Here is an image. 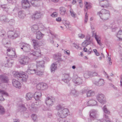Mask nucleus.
<instances>
[{
    "label": "nucleus",
    "instance_id": "58836bf2",
    "mask_svg": "<svg viewBox=\"0 0 122 122\" xmlns=\"http://www.w3.org/2000/svg\"><path fill=\"white\" fill-rule=\"evenodd\" d=\"M85 7L86 9H84V10L85 11V12H86V11L88 9H89L91 7V6L87 2H86L85 5Z\"/></svg>",
    "mask_w": 122,
    "mask_h": 122
},
{
    "label": "nucleus",
    "instance_id": "bb28decb",
    "mask_svg": "<svg viewBox=\"0 0 122 122\" xmlns=\"http://www.w3.org/2000/svg\"><path fill=\"white\" fill-rule=\"evenodd\" d=\"M57 68V64L56 63H53L51 66V72H54L56 70Z\"/></svg>",
    "mask_w": 122,
    "mask_h": 122
},
{
    "label": "nucleus",
    "instance_id": "de8ad7c7",
    "mask_svg": "<svg viewBox=\"0 0 122 122\" xmlns=\"http://www.w3.org/2000/svg\"><path fill=\"white\" fill-rule=\"evenodd\" d=\"M89 76H97V74L96 72H90L89 73Z\"/></svg>",
    "mask_w": 122,
    "mask_h": 122
},
{
    "label": "nucleus",
    "instance_id": "79ce46f5",
    "mask_svg": "<svg viewBox=\"0 0 122 122\" xmlns=\"http://www.w3.org/2000/svg\"><path fill=\"white\" fill-rule=\"evenodd\" d=\"M70 12L71 15L72 17L74 18H75L76 17V14L75 13L72 9H70Z\"/></svg>",
    "mask_w": 122,
    "mask_h": 122
},
{
    "label": "nucleus",
    "instance_id": "3c124183",
    "mask_svg": "<svg viewBox=\"0 0 122 122\" xmlns=\"http://www.w3.org/2000/svg\"><path fill=\"white\" fill-rule=\"evenodd\" d=\"M8 22H9V23L10 25H12L14 24L15 20L14 19H12L10 20H9V21Z\"/></svg>",
    "mask_w": 122,
    "mask_h": 122
},
{
    "label": "nucleus",
    "instance_id": "69168bd1",
    "mask_svg": "<svg viewBox=\"0 0 122 122\" xmlns=\"http://www.w3.org/2000/svg\"><path fill=\"white\" fill-rule=\"evenodd\" d=\"M7 0L9 3H11L15 2V0Z\"/></svg>",
    "mask_w": 122,
    "mask_h": 122
},
{
    "label": "nucleus",
    "instance_id": "6e6552de",
    "mask_svg": "<svg viewBox=\"0 0 122 122\" xmlns=\"http://www.w3.org/2000/svg\"><path fill=\"white\" fill-rule=\"evenodd\" d=\"M97 98L98 101L101 104H104L106 103L104 95L102 94H99L97 96Z\"/></svg>",
    "mask_w": 122,
    "mask_h": 122
},
{
    "label": "nucleus",
    "instance_id": "0eeeda50",
    "mask_svg": "<svg viewBox=\"0 0 122 122\" xmlns=\"http://www.w3.org/2000/svg\"><path fill=\"white\" fill-rule=\"evenodd\" d=\"M55 102V99L53 97H48L46 98L45 102L48 107H50L52 106Z\"/></svg>",
    "mask_w": 122,
    "mask_h": 122
},
{
    "label": "nucleus",
    "instance_id": "c9c22d12",
    "mask_svg": "<svg viewBox=\"0 0 122 122\" xmlns=\"http://www.w3.org/2000/svg\"><path fill=\"white\" fill-rule=\"evenodd\" d=\"M0 19L2 21H4L5 22H7L9 21V20L5 16H1Z\"/></svg>",
    "mask_w": 122,
    "mask_h": 122
},
{
    "label": "nucleus",
    "instance_id": "bf43d9fd",
    "mask_svg": "<svg viewBox=\"0 0 122 122\" xmlns=\"http://www.w3.org/2000/svg\"><path fill=\"white\" fill-rule=\"evenodd\" d=\"M82 46L84 47H86V46H87V45H86V44L85 41L82 43Z\"/></svg>",
    "mask_w": 122,
    "mask_h": 122
},
{
    "label": "nucleus",
    "instance_id": "f3484780",
    "mask_svg": "<svg viewBox=\"0 0 122 122\" xmlns=\"http://www.w3.org/2000/svg\"><path fill=\"white\" fill-rule=\"evenodd\" d=\"M5 96H8V94L4 91L0 90V101L4 100L3 97Z\"/></svg>",
    "mask_w": 122,
    "mask_h": 122
},
{
    "label": "nucleus",
    "instance_id": "a18cd8bd",
    "mask_svg": "<svg viewBox=\"0 0 122 122\" xmlns=\"http://www.w3.org/2000/svg\"><path fill=\"white\" fill-rule=\"evenodd\" d=\"M32 119L35 122L37 121V115L35 114H33L31 116Z\"/></svg>",
    "mask_w": 122,
    "mask_h": 122
},
{
    "label": "nucleus",
    "instance_id": "393cba45",
    "mask_svg": "<svg viewBox=\"0 0 122 122\" xmlns=\"http://www.w3.org/2000/svg\"><path fill=\"white\" fill-rule=\"evenodd\" d=\"M97 102L94 100H90L87 102V105L88 106H93L97 104Z\"/></svg>",
    "mask_w": 122,
    "mask_h": 122
},
{
    "label": "nucleus",
    "instance_id": "f704fd0d",
    "mask_svg": "<svg viewBox=\"0 0 122 122\" xmlns=\"http://www.w3.org/2000/svg\"><path fill=\"white\" fill-rule=\"evenodd\" d=\"M7 51L8 52H11V53H12L11 54H9V56H11L12 57L14 56H15V51L11 49V48H9L7 49Z\"/></svg>",
    "mask_w": 122,
    "mask_h": 122
},
{
    "label": "nucleus",
    "instance_id": "4d7b16f0",
    "mask_svg": "<svg viewBox=\"0 0 122 122\" xmlns=\"http://www.w3.org/2000/svg\"><path fill=\"white\" fill-rule=\"evenodd\" d=\"M78 36L79 37L81 38H84L85 37V35L82 34H79Z\"/></svg>",
    "mask_w": 122,
    "mask_h": 122
},
{
    "label": "nucleus",
    "instance_id": "c756f323",
    "mask_svg": "<svg viewBox=\"0 0 122 122\" xmlns=\"http://www.w3.org/2000/svg\"><path fill=\"white\" fill-rule=\"evenodd\" d=\"M18 108L21 111H25L26 109L24 105L22 104H19Z\"/></svg>",
    "mask_w": 122,
    "mask_h": 122
},
{
    "label": "nucleus",
    "instance_id": "f03ea898",
    "mask_svg": "<svg viewBox=\"0 0 122 122\" xmlns=\"http://www.w3.org/2000/svg\"><path fill=\"white\" fill-rule=\"evenodd\" d=\"M14 76L19 80L23 81H25L28 77L26 73L22 71L15 72L14 73Z\"/></svg>",
    "mask_w": 122,
    "mask_h": 122
},
{
    "label": "nucleus",
    "instance_id": "8fccbe9b",
    "mask_svg": "<svg viewBox=\"0 0 122 122\" xmlns=\"http://www.w3.org/2000/svg\"><path fill=\"white\" fill-rule=\"evenodd\" d=\"M87 12H86L85 13V23H86L88 19V15L87 14Z\"/></svg>",
    "mask_w": 122,
    "mask_h": 122
},
{
    "label": "nucleus",
    "instance_id": "864d4df0",
    "mask_svg": "<svg viewBox=\"0 0 122 122\" xmlns=\"http://www.w3.org/2000/svg\"><path fill=\"white\" fill-rule=\"evenodd\" d=\"M57 13L56 12H54L51 15V16L53 17H56L57 16Z\"/></svg>",
    "mask_w": 122,
    "mask_h": 122
},
{
    "label": "nucleus",
    "instance_id": "052dcab7",
    "mask_svg": "<svg viewBox=\"0 0 122 122\" xmlns=\"http://www.w3.org/2000/svg\"><path fill=\"white\" fill-rule=\"evenodd\" d=\"M76 92L77 91L76 90H73L71 91V93L75 95L76 94Z\"/></svg>",
    "mask_w": 122,
    "mask_h": 122
},
{
    "label": "nucleus",
    "instance_id": "a211bd4d",
    "mask_svg": "<svg viewBox=\"0 0 122 122\" xmlns=\"http://www.w3.org/2000/svg\"><path fill=\"white\" fill-rule=\"evenodd\" d=\"M31 65H28V69L26 71V72L29 74L35 73L36 69H32L31 67Z\"/></svg>",
    "mask_w": 122,
    "mask_h": 122
},
{
    "label": "nucleus",
    "instance_id": "603ef678",
    "mask_svg": "<svg viewBox=\"0 0 122 122\" xmlns=\"http://www.w3.org/2000/svg\"><path fill=\"white\" fill-rule=\"evenodd\" d=\"M93 51L95 53L96 55L97 56H99L100 55V54L97 51V49H95L93 50Z\"/></svg>",
    "mask_w": 122,
    "mask_h": 122
},
{
    "label": "nucleus",
    "instance_id": "5701e85b",
    "mask_svg": "<svg viewBox=\"0 0 122 122\" xmlns=\"http://www.w3.org/2000/svg\"><path fill=\"white\" fill-rule=\"evenodd\" d=\"M39 53L35 51H31L28 54V56H30V57L33 58L34 56H35L37 57L38 56V54Z\"/></svg>",
    "mask_w": 122,
    "mask_h": 122
},
{
    "label": "nucleus",
    "instance_id": "4c0bfd02",
    "mask_svg": "<svg viewBox=\"0 0 122 122\" xmlns=\"http://www.w3.org/2000/svg\"><path fill=\"white\" fill-rule=\"evenodd\" d=\"M104 1L105 2V3L103 4V5H102L101 4V5H100L103 7H108L109 6V5L107 1L105 0Z\"/></svg>",
    "mask_w": 122,
    "mask_h": 122
},
{
    "label": "nucleus",
    "instance_id": "6e6d98bb",
    "mask_svg": "<svg viewBox=\"0 0 122 122\" xmlns=\"http://www.w3.org/2000/svg\"><path fill=\"white\" fill-rule=\"evenodd\" d=\"M65 23V25L66 26V28H68L69 27V25L70 24L69 22H67L66 21Z\"/></svg>",
    "mask_w": 122,
    "mask_h": 122
},
{
    "label": "nucleus",
    "instance_id": "c85d7f7f",
    "mask_svg": "<svg viewBox=\"0 0 122 122\" xmlns=\"http://www.w3.org/2000/svg\"><path fill=\"white\" fill-rule=\"evenodd\" d=\"M18 16L20 19H23L25 16V14L23 11H20L18 13Z\"/></svg>",
    "mask_w": 122,
    "mask_h": 122
},
{
    "label": "nucleus",
    "instance_id": "a878e982",
    "mask_svg": "<svg viewBox=\"0 0 122 122\" xmlns=\"http://www.w3.org/2000/svg\"><path fill=\"white\" fill-rule=\"evenodd\" d=\"M50 34L52 36V39H50V42L51 43L53 44L54 42L53 39L54 38H57V36L56 34H55L53 32L50 31Z\"/></svg>",
    "mask_w": 122,
    "mask_h": 122
},
{
    "label": "nucleus",
    "instance_id": "4be33fe9",
    "mask_svg": "<svg viewBox=\"0 0 122 122\" xmlns=\"http://www.w3.org/2000/svg\"><path fill=\"white\" fill-rule=\"evenodd\" d=\"M33 46L35 49L37 50H38V47L40 46V45L37 40L33 39L32 40Z\"/></svg>",
    "mask_w": 122,
    "mask_h": 122
},
{
    "label": "nucleus",
    "instance_id": "37998d69",
    "mask_svg": "<svg viewBox=\"0 0 122 122\" xmlns=\"http://www.w3.org/2000/svg\"><path fill=\"white\" fill-rule=\"evenodd\" d=\"M5 113V111L3 107L0 105V114H3Z\"/></svg>",
    "mask_w": 122,
    "mask_h": 122
},
{
    "label": "nucleus",
    "instance_id": "412c9836",
    "mask_svg": "<svg viewBox=\"0 0 122 122\" xmlns=\"http://www.w3.org/2000/svg\"><path fill=\"white\" fill-rule=\"evenodd\" d=\"M61 55L60 53L55 55L54 56V58L55 60L57 61L58 62L62 61L63 60L61 57Z\"/></svg>",
    "mask_w": 122,
    "mask_h": 122
},
{
    "label": "nucleus",
    "instance_id": "7c9ffc66",
    "mask_svg": "<svg viewBox=\"0 0 122 122\" xmlns=\"http://www.w3.org/2000/svg\"><path fill=\"white\" fill-rule=\"evenodd\" d=\"M41 14L40 11H37L35 12V14L33 15L35 19H37L40 18Z\"/></svg>",
    "mask_w": 122,
    "mask_h": 122
},
{
    "label": "nucleus",
    "instance_id": "9b49d317",
    "mask_svg": "<svg viewBox=\"0 0 122 122\" xmlns=\"http://www.w3.org/2000/svg\"><path fill=\"white\" fill-rule=\"evenodd\" d=\"M0 81L2 83H7L9 81L8 77L5 75H0Z\"/></svg>",
    "mask_w": 122,
    "mask_h": 122
},
{
    "label": "nucleus",
    "instance_id": "473e14b6",
    "mask_svg": "<svg viewBox=\"0 0 122 122\" xmlns=\"http://www.w3.org/2000/svg\"><path fill=\"white\" fill-rule=\"evenodd\" d=\"M33 97V94L31 93H29L26 94V98L27 100H31Z\"/></svg>",
    "mask_w": 122,
    "mask_h": 122
},
{
    "label": "nucleus",
    "instance_id": "f257e3e1",
    "mask_svg": "<svg viewBox=\"0 0 122 122\" xmlns=\"http://www.w3.org/2000/svg\"><path fill=\"white\" fill-rule=\"evenodd\" d=\"M56 109L58 111L57 115L61 118H65L69 112L68 110L60 105H59L56 107Z\"/></svg>",
    "mask_w": 122,
    "mask_h": 122
},
{
    "label": "nucleus",
    "instance_id": "338daca9",
    "mask_svg": "<svg viewBox=\"0 0 122 122\" xmlns=\"http://www.w3.org/2000/svg\"><path fill=\"white\" fill-rule=\"evenodd\" d=\"M98 36H97L96 34H95V37L97 41L99 40V39L98 38Z\"/></svg>",
    "mask_w": 122,
    "mask_h": 122
},
{
    "label": "nucleus",
    "instance_id": "4468645a",
    "mask_svg": "<svg viewBox=\"0 0 122 122\" xmlns=\"http://www.w3.org/2000/svg\"><path fill=\"white\" fill-rule=\"evenodd\" d=\"M12 81V84L14 86L19 89L20 88L21 85L19 81L15 79H13Z\"/></svg>",
    "mask_w": 122,
    "mask_h": 122
},
{
    "label": "nucleus",
    "instance_id": "b1692460",
    "mask_svg": "<svg viewBox=\"0 0 122 122\" xmlns=\"http://www.w3.org/2000/svg\"><path fill=\"white\" fill-rule=\"evenodd\" d=\"M38 28L39 27L37 25H34L31 27V30L35 34H36L37 32L38 31H39L38 30Z\"/></svg>",
    "mask_w": 122,
    "mask_h": 122
},
{
    "label": "nucleus",
    "instance_id": "39448f33",
    "mask_svg": "<svg viewBox=\"0 0 122 122\" xmlns=\"http://www.w3.org/2000/svg\"><path fill=\"white\" fill-rule=\"evenodd\" d=\"M29 60V58L27 56L21 55L20 56L19 61L20 63L22 65L28 64Z\"/></svg>",
    "mask_w": 122,
    "mask_h": 122
},
{
    "label": "nucleus",
    "instance_id": "ddd939ff",
    "mask_svg": "<svg viewBox=\"0 0 122 122\" xmlns=\"http://www.w3.org/2000/svg\"><path fill=\"white\" fill-rule=\"evenodd\" d=\"M63 77L62 79L63 81L65 82L68 83L71 79L69 74H63Z\"/></svg>",
    "mask_w": 122,
    "mask_h": 122
},
{
    "label": "nucleus",
    "instance_id": "6ab92c4d",
    "mask_svg": "<svg viewBox=\"0 0 122 122\" xmlns=\"http://www.w3.org/2000/svg\"><path fill=\"white\" fill-rule=\"evenodd\" d=\"M41 93L40 92H36L34 94L33 97L36 100H38L41 98Z\"/></svg>",
    "mask_w": 122,
    "mask_h": 122
},
{
    "label": "nucleus",
    "instance_id": "5fc2aeb1",
    "mask_svg": "<svg viewBox=\"0 0 122 122\" xmlns=\"http://www.w3.org/2000/svg\"><path fill=\"white\" fill-rule=\"evenodd\" d=\"M86 45L87 46L89 44L91 43V41H90V38H89L87 40H86L85 41Z\"/></svg>",
    "mask_w": 122,
    "mask_h": 122
},
{
    "label": "nucleus",
    "instance_id": "423d86ee",
    "mask_svg": "<svg viewBox=\"0 0 122 122\" xmlns=\"http://www.w3.org/2000/svg\"><path fill=\"white\" fill-rule=\"evenodd\" d=\"M8 36L9 38L14 39L18 37L19 36V32L18 31L14 30H10L8 32Z\"/></svg>",
    "mask_w": 122,
    "mask_h": 122
},
{
    "label": "nucleus",
    "instance_id": "13d9d810",
    "mask_svg": "<svg viewBox=\"0 0 122 122\" xmlns=\"http://www.w3.org/2000/svg\"><path fill=\"white\" fill-rule=\"evenodd\" d=\"M112 31V32L115 31L117 29V27H111Z\"/></svg>",
    "mask_w": 122,
    "mask_h": 122
},
{
    "label": "nucleus",
    "instance_id": "e2e57ef3",
    "mask_svg": "<svg viewBox=\"0 0 122 122\" xmlns=\"http://www.w3.org/2000/svg\"><path fill=\"white\" fill-rule=\"evenodd\" d=\"M5 39H3V44L5 45H6V44H8L9 43L8 42H5Z\"/></svg>",
    "mask_w": 122,
    "mask_h": 122
},
{
    "label": "nucleus",
    "instance_id": "7ed1b4c3",
    "mask_svg": "<svg viewBox=\"0 0 122 122\" xmlns=\"http://www.w3.org/2000/svg\"><path fill=\"white\" fill-rule=\"evenodd\" d=\"M98 14L100 18L102 20H107L110 17L109 11L105 9H102Z\"/></svg>",
    "mask_w": 122,
    "mask_h": 122
},
{
    "label": "nucleus",
    "instance_id": "9d476101",
    "mask_svg": "<svg viewBox=\"0 0 122 122\" xmlns=\"http://www.w3.org/2000/svg\"><path fill=\"white\" fill-rule=\"evenodd\" d=\"M77 77V76L76 75L74 76L73 79V82L77 85L81 84L83 82L82 79L80 78Z\"/></svg>",
    "mask_w": 122,
    "mask_h": 122
},
{
    "label": "nucleus",
    "instance_id": "20e7f679",
    "mask_svg": "<svg viewBox=\"0 0 122 122\" xmlns=\"http://www.w3.org/2000/svg\"><path fill=\"white\" fill-rule=\"evenodd\" d=\"M19 48L21 51L25 52H28L30 51V46L27 43L21 42L19 44Z\"/></svg>",
    "mask_w": 122,
    "mask_h": 122
},
{
    "label": "nucleus",
    "instance_id": "cd10ccee",
    "mask_svg": "<svg viewBox=\"0 0 122 122\" xmlns=\"http://www.w3.org/2000/svg\"><path fill=\"white\" fill-rule=\"evenodd\" d=\"M96 114L97 112L96 110L94 109L91 110L90 113V117L93 118H96Z\"/></svg>",
    "mask_w": 122,
    "mask_h": 122
},
{
    "label": "nucleus",
    "instance_id": "f8f14e48",
    "mask_svg": "<svg viewBox=\"0 0 122 122\" xmlns=\"http://www.w3.org/2000/svg\"><path fill=\"white\" fill-rule=\"evenodd\" d=\"M21 3L22 6L24 9H28L30 7V5L27 0H22Z\"/></svg>",
    "mask_w": 122,
    "mask_h": 122
},
{
    "label": "nucleus",
    "instance_id": "49530a36",
    "mask_svg": "<svg viewBox=\"0 0 122 122\" xmlns=\"http://www.w3.org/2000/svg\"><path fill=\"white\" fill-rule=\"evenodd\" d=\"M120 35L122 36V30H120L118 32L117 35V37L119 38L120 40H122V39H121L120 37H119Z\"/></svg>",
    "mask_w": 122,
    "mask_h": 122
},
{
    "label": "nucleus",
    "instance_id": "09e8293b",
    "mask_svg": "<svg viewBox=\"0 0 122 122\" xmlns=\"http://www.w3.org/2000/svg\"><path fill=\"white\" fill-rule=\"evenodd\" d=\"M5 34V32L4 30H2L0 31V36L2 37H3Z\"/></svg>",
    "mask_w": 122,
    "mask_h": 122
},
{
    "label": "nucleus",
    "instance_id": "dca6fc26",
    "mask_svg": "<svg viewBox=\"0 0 122 122\" xmlns=\"http://www.w3.org/2000/svg\"><path fill=\"white\" fill-rule=\"evenodd\" d=\"M37 67L38 69L42 70L44 67V62L43 61H37Z\"/></svg>",
    "mask_w": 122,
    "mask_h": 122
},
{
    "label": "nucleus",
    "instance_id": "680f3d73",
    "mask_svg": "<svg viewBox=\"0 0 122 122\" xmlns=\"http://www.w3.org/2000/svg\"><path fill=\"white\" fill-rule=\"evenodd\" d=\"M107 60H108V61H109V63L110 65H111L112 64V62L111 61L110 62L111 59L110 56H109V57L108 56V59H107Z\"/></svg>",
    "mask_w": 122,
    "mask_h": 122
},
{
    "label": "nucleus",
    "instance_id": "c03bdc74",
    "mask_svg": "<svg viewBox=\"0 0 122 122\" xmlns=\"http://www.w3.org/2000/svg\"><path fill=\"white\" fill-rule=\"evenodd\" d=\"M0 7L4 10L6 11H7L8 10V8L7 7V6L6 5H1Z\"/></svg>",
    "mask_w": 122,
    "mask_h": 122
},
{
    "label": "nucleus",
    "instance_id": "2f4dec72",
    "mask_svg": "<svg viewBox=\"0 0 122 122\" xmlns=\"http://www.w3.org/2000/svg\"><path fill=\"white\" fill-rule=\"evenodd\" d=\"M60 13L62 15H64L66 12V10L64 7H61L59 8Z\"/></svg>",
    "mask_w": 122,
    "mask_h": 122
},
{
    "label": "nucleus",
    "instance_id": "72a5a7b5",
    "mask_svg": "<svg viewBox=\"0 0 122 122\" xmlns=\"http://www.w3.org/2000/svg\"><path fill=\"white\" fill-rule=\"evenodd\" d=\"M36 34V38L38 40L41 39L42 37L43 36V34H42L40 31H38Z\"/></svg>",
    "mask_w": 122,
    "mask_h": 122
},
{
    "label": "nucleus",
    "instance_id": "ea45409f",
    "mask_svg": "<svg viewBox=\"0 0 122 122\" xmlns=\"http://www.w3.org/2000/svg\"><path fill=\"white\" fill-rule=\"evenodd\" d=\"M42 69L41 70H42ZM39 70H41L40 69H38L37 68V69L36 70V73L35 74L37 75L40 76L42 74L43 72Z\"/></svg>",
    "mask_w": 122,
    "mask_h": 122
},
{
    "label": "nucleus",
    "instance_id": "774afa93",
    "mask_svg": "<svg viewBox=\"0 0 122 122\" xmlns=\"http://www.w3.org/2000/svg\"><path fill=\"white\" fill-rule=\"evenodd\" d=\"M102 122H111V121L109 120H103L102 121Z\"/></svg>",
    "mask_w": 122,
    "mask_h": 122
},
{
    "label": "nucleus",
    "instance_id": "a19ab883",
    "mask_svg": "<svg viewBox=\"0 0 122 122\" xmlns=\"http://www.w3.org/2000/svg\"><path fill=\"white\" fill-rule=\"evenodd\" d=\"M40 0H30V2L32 5L34 6H36L37 5V4H36V2Z\"/></svg>",
    "mask_w": 122,
    "mask_h": 122
},
{
    "label": "nucleus",
    "instance_id": "aec40b11",
    "mask_svg": "<svg viewBox=\"0 0 122 122\" xmlns=\"http://www.w3.org/2000/svg\"><path fill=\"white\" fill-rule=\"evenodd\" d=\"M93 83L96 85L101 86L104 84V82L103 79H101L98 81H93Z\"/></svg>",
    "mask_w": 122,
    "mask_h": 122
},
{
    "label": "nucleus",
    "instance_id": "2eb2a0df",
    "mask_svg": "<svg viewBox=\"0 0 122 122\" xmlns=\"http://www.w3.org/2000/svg\"><path fill=\"white\" fill-rule=\"evenodd\" d=\"M103 109L104 112V117L107 119H108V116L107 115L109 114L110 112L107 109L106 105H105L104 106Z\"/></svg>",
    "mask_w": 122,
    "mask_h": 122
},
{
    "label": "nucleus",
    "instance_id": "0e129e2a",
    "mask_svg": "<svg viewBox=\"0 0 122 122\" xmlns=\"http://www.w3.org/2000/svg\"><path fill=\"white\" fill-rule=\"evenodd\" d=\"M61 17H58L56 19V20L58 22H60L61 21Z\"/></svg>",
    "mask_w": 122,
    "mask_h": 122
},
{
    "label": "nucleus",
    "instance_id": "e433bc0d",
    "mask_svg": "<svg viewBox=\"0 0 122 122\" xmlns=\"http://www.w3.org/2000/svg\"><path fill=\"white\" fill-rule=\"evenodd\" d=\"M86 95L87 97H91L95 95V92L94 91L90 90L87 92Z\"/></svg>",
    "mask_w": 122,
    "mask_h": 122
},
{
    "label": "nucleus",
    "instance_id": "1a4fd4ad",
    "mask_svg": "<svg viewBox=\"0 0 122 122\" xmlns=\"http://www.w3.org/2000/svg\"><path fill=\"white\" fill-rule=\"evenodd\" d=\"M48 87L47 84L44 83H39L36 86V88L38 90H45Z\"/></svg>",
    "mask_w": 122,
    "mask_h": 122
}]
</instances>
